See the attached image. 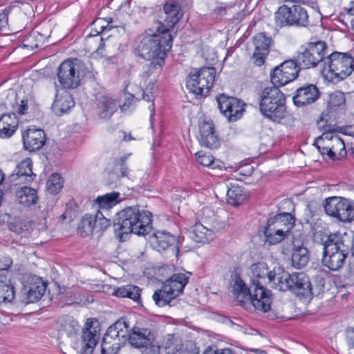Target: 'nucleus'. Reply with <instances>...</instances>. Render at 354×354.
<instances>
[{"label":"nucleus","mask_w":354,"mask_h":354,"mask_svg":"<svg viewBox=\"0 0 354 354\" xmlns=\"http://www.w3.org/2000/svg\"><path fill=\"white\" fill-rule=\"evenodd\" d=\"M172 42L171 33L164 32L157 27L156 31L148 28L136 38L133 53L141 59L150 61L147 71L149 75L155 70L161 69Z\"/></svg>","instance_id":"1"},{"label":"nucleus","mask_w":354,"mask_h":354,"mask_svg":"<svg viewBox=\"0 0 354 354\" xmlns=\"http://www.w3.org/2000/svg\"><path fill=\"white\" fill-rule=\"evenodd\" d=\"M150 212L140 209L138 206L126 207L120 211L114 221V230L122 241L124 236L133 233L145 235L149 232L152 223Z\"/></svg>","instance_id":"2"},{"label":"nucleus","mask_w":354,"mask_h":354,"mask_svg":"<svg viewBox=\"0 0 354 354\" xmlns=\"http://www.w3.org/2000/svg\"><path fill=\"white\" fill-rule=\"evenodd\" d=\"M259 111L266 118L279 123L286 113L284 93L277 86L265 88L260 96Z\"/></svg>","instance_id":"3"},{"label":"nucleus","mask_w":354,"mask_h":354,"mask_svg":"<svg viewBox=\"0 0 354 354\" xmlns=\"http://www.w3.org/2000/svg\"><path fill=\"white\" fill-rule=\"evenodd\" d=\"M342 234L337 232L328 236L324 243L322 263L333 271L342 268L350 252V245L346 244Z\"/></svg>","instance_id":"4"},{"label":"nucleus","mask_w":354,"mask_h":354,"mask_svg":"<svg viewBox=\"0 0 354 354\" xmlns=\"http://www.w3.org/2000/svg\"><path fill=\"white\" fill-rule=\"evenodd\" d=\"M354 70V59L348 53L335 51L326 56L324 67L321 72L324 76L338 80L345 79Z\"/></svg>","instance_id":"5"},{"label":"nucleus","mask_w":354,"mask_h":354,"mask_svg":"<svg viewBox=\"0 0 354 354\" xmlns=\"http://www.w3.org/2000/svg\"><path fill=\"white\" fill-rule=\"evenodd\" d=\"M328 45L324 41L308 42L303 45L294 57L301 69H309L320 66L324 67Z\"/></svg>","instance_id":"6"},{"label":"nucleus","mask_w":354,"mask_h":354,"mask_svg":"<svg viewBox=\"0 0 354 354\" xmlns=\"http://www.w3.org/2000/svg\"><path fill=\"white\" fill-rule=\"evenodd\" d=\"M295 217L290 213H281L268 220L263 234L269 245H275L283 241L294 227Z\"/></svg>","instance_id":"7"},{"label":"nucleus","mask_w":354,"mask_h":354,"mask_svg":"<svg viewBox=\"0 0 354 354\" xmlns=\"http://www.w3.org/2000/svg\"><path fill=\"white\" fill-rule=\"evenodd\" d=\"M57 80L64 89L77 88L84 75V66L77 58L67 59L62 62L57 68Z\"/></svg>","instance_id":"8"},{"label":"nucleus","mask_w":354,"mask_h":354,"mask_svg":"<svg viewBox=\"0 0 354 354\" xmlns=\"http://www.w3.org/2000/svg\"><path fill=\"white\" fill-rule=\"evenodd\" d=\"M216 73L214 67H202L200 69H194L187 78V89L196 97L207 96L215 80Z\"/></svg>","instance_id":"9"},{"label":"nucleus","mask_w":354,"mask_h":354,"mask_svg":"<svg viewBox=\"0 0 354 354\" xmlns=\"http://www.w3.org/2000/svg\"><path fill=\"white\" fill-rule=\"evenodd\" d=\"M274 19L277 25L280 27H306L309 24L306 10L299 5L292 7L286 5L280 6L274 13Z\"/></svg>","instance_id":"10"},{"label":"nucleus","mask_w":354,"mask_h":354,"mask_svg":"<svg viewBox=\"0 0 354 354\" xmlns=\"http://www.w3.org/2000/svg\"><path fill=\"white\" fill-rule=\"evenodd\" d=\"M324 210L326 214L343 223L354 220V204L343 197L333 196L325 200Z\"/></svg>","instance_id":"11"},{"label":"nucleus","mask_w":354,"mask_h":354,"mask_svg":"<svg viewBox=\"0 0 354 354\" xmlns=\"http://www.w3.org/2000/svg\"><path fill=\"white\" fill-rule=\"evenodd\" d=\"M301 70L294 57L284 61L272 68L270 72V81L273 84L272 86H277L279 88V87L292 82L298 77Z\"/></svg>","instance_id":"12"},{"label":"nucleus","mask_w":354,"mask_h":354,"mask_svg":"<svg viewBox=\"0 0 354 354\" xmlns=\"http://www.w3.org/2000/svg\"><path fill=\"white\" fill-rule=\"evenodd\" d=\"M156 336V332L153 327L137 322L129 331L127 341L132 347L142 349L154 344Z\"/></svg>","instance_id":"13"},{"label":"nucleus","mask_w":354,"mask_h":354,"mask_svg":"<svg viewBox=\"0 0 354 354\" xmlns=\"http://www.w3.org/2000/svg\"><path fill=\"white\" fill-rule=\"evenodd\" d=\"M216 101L221 113L229 122L237 121L242 117L243 113L245 111V104L236 97L221 93L216 97Z\"/></svg>","instance_id":"14"},{"label":"nucleus","mask_w":354,"mask_h":354,"mask_svg":"<svg viewBox=\"0 0 354 354\" xmlns=\"http://www.w3.org/2000/svg\"><path fill=\"white\" fill-rule=\"evenodd\" d=\"M46 292V284L39 279L30 277L23 283L19 295L20 301L28 304L39 301Z\"/></svg>","instance_id":"15"},{"label":"nucleus","mask_w":354,"mask_h":354,"mask_svg":"<svg viewBox=\"0 0 354 354\" xmlns=\"http://www.w3.org/2000/svg\"><path fill=\"white\" fill-rule=\"evenodd\" d=\"M290 292L301 299H310L314 295L313 286L310 277L304 272H292Z\"/></svg>","instance_id":"16"},{"label":"nucleus","mask_w":354,"mask_h":354,"mask_svg":"<svg viewBox=\"0 0 354 354\" xmlns=\"http://www.w3.org/2000/svg\"><path fill=\"white\" fill-rule=\"evenodd\" d=\"M251 291L250 303L254 308L263 313L270 311L273 300L272 291L266 286H251Z\"/></svg>","instance_id":"17"},{"label":"nucleus","mask_w":354,"mask_h":354,"mask_svg":"<svg viewBox=\"0 0 354 354\" xmlns=\"http://www.w3.org/2000/svg\"><path fill=\"white\" fill-rule=\"evenodd\" d=\"M180 6L176 1H169L163 5V11L165 15L164 21H158L157 28L166 32L171 33V30L182 18L180 13Z\"/></svg>","instance_id":"18"},{"label":"nucleus","mask_w":354,"mask_h":354,"mask_svg":"<svg viewBox=\"0 0 354 354\" xmlns=\"http://www.w3.org/2000/svg\"><path fill=\"white\" fill-rule=\"evenodd\" d=\"M22 140L25 150L32 152L41 149L46 143L45 132L35 127H30L22 132Z\"/></svg>","instance_id":"19"},{"label":"nucleus","mask_w":354,"mask_h":354,"mask_svg":"<svg viewBox=\"0 0 354 354\" xmlns=\"http://www.w3.org/2000/svg\"><path fill=\"white\" fill-rule=\"evenodd\" d=\"M321 96V93L315 84H306L296 90L292 97L297 107L305 106L315 103Z\"/></svg>","instance_id":"20"},{"label":"nucleus","mask_w":354,"mask_h":354,"mask_svg":"<svg viewBox=\"0 0 354 354\" xmlns=\"http://www.w3.org/2000/svg\"><path fill=\"white\" fill-rule=\"evenodd\" d=\"M200 136L198 141L202 146L216 149L220 145V138L215 131L212 120H204L199 123Z\"/></svg>","instance_id":"21"},{"label":"nucleus","mask_w":354,"mask_h":354,"mask_svg":"<svg viewBox=\"0 0 354 354\" xmlns=\"http://www.w3.org/2000/svg\"><path fill=\"white\" fill-rule=\"evenodd\" d=\"M253 41L255 48L252 58L254 64L260 66L264 64L273 41L271 37L267 36L264 32H259L254 35Z\"/></svg>","instance_id":"22"},{"label":"nucleus","mask_w":354,"mask_h":354,"mask_svg":"<svg viewBox=\"0 0 354 354\" xmlns=\"http://www.w3.org/2000/svg\"><path fill=\"white\" fill-rule=\"evenodd\" d=\"M92 324L93 322L88 319L82 329L80 354H93L100 339V333L95 328H91Z\"/></svg>","instance_id":"23"},{"label":"nucleus","mask_w":354,"mask_h":354,"mask_svg":"<svg viewBox=\"0 0 354 354\" xmlns=\"http://www.w3.org/2000/svg\"><path fill=\"white\" fill-rule=\"evenodd\" d=\"M251 270V286H266L272 283L273 281V269L270 270L265 262H258L252 264Z\"/></svg>","instance_id":"24"},{"label":"nucleus","mask_w":354,"mask_h":354,"mask_svg":"<svg viewBox=\"0 0 354 354\" xmlns=\"http://www.w3.org/2000/svg\"><path fill=\"white\" fill-rule=\"evenodd\" d=\"M192 272L184 271L173 274L163 283L165 288L172 291L174 295L178 297L183 292V290L188 283Z\"/></svg>","instance_id":"25"},{"label":"nucleus","mask_w":354,"mask_h":354,"mask_svg":"<svg viewBox=\"0 0 354 354\" xmlns=\"http://www.w3.org/2000/svg\"><path fill=\"white\" fill-rule=\"evenodd\" d=\"M95 103L97 113L102 119L110 118L120 106L118 100L107 95L99 96Z\"/></svg>","instance_id":"26"},{"label":"nucleus","mask_w":354,"mask_h":354,"mask_svg":"<svg viewBox=\"0 0 354 354\" xmlns=\"http://www.w3.org/2000/svg\"><path fill=\"white\" fill-rule=\"evenodd\" d=\"M273 281L271 286L281 292L290 291L292 280V273H289L280 266L273 268Z\"/></svg>","instance_id":"27"},{"label":"nucleus","mask_w":354,"mask_h":354,"mask_svg":"<svg viewBox=\"0 0 354 354\" xmlns=\"http://www.w3.org/2000/svg\"><path fill=\"white\" fill-rule=\"evenodd\" d=\"M180 238L178 239L167 231H157L154 232L151 238V243L153 248L158 251H164L177 243V248H179Z\"/></svg>","instance_id":"28"},{"label":"nucleus","mask_w":354,"mask_h":354,"mask_svg":"<svg viewBox=\"0 0 354 354\" xmlns=\"http://www.w3.org/2000/svg\"><path fill=\"white\" fill-rule=\"evenodd\" d=\"M15 171V173L10 176V180L19 179L21 183H30L35 177L32 172V162L30 158L22 160Z\"/></svg>","instance_id":"29"},{"label":"nucleus","mask_w":354,"mask_h":354,"mask_svg":"<svg viewBox=\"0 0 354 354\" xmlns=\"http://www.w3.org/2000/svg\"><path fill=\"white\" fill-rule=\"evenodd\" d=\"M130 329L129 322L125 318L122 317L110 326L105 335L110 337L111 339H118V341L122 339L124 343H125Z\"/></svg>","instance_id":"30"},{"label":"nucleus","mask_w":354,"mask_h":354,"mask_svg":"<svg viewBox=\"0 0 354 354\" xmlns=\"http://www.w3.org/2000/svg\"><path fill=\"white\" fill-rule=\"evenodd\" d=\"M187 236L196 243H206L213 239V231L201 222H196L188 230Z\"/></svg>","instance_id":"31"},{"label":"nucleus","mask_w":354,"mask_h":354,"mask_svg":"<svg viewBox=\"0 0 354 354\" xmlns=\"http://www.w3.org/2000/svg\"><path fill=\"white\" fill-rule=\"evenodd\" d=\"M142 289L133 284H127L114 288L112 295L120 298H129L136 303L140 302Z\"/></svg>","instance_id":"32"},{"label":"nucleus","mask_w":354,"mask_h":354,"mask_svg":"<svg viewBox=\"0 0 354 354\" xmlns=\"http://www.w3.org/2000/svg\"><path fill=\"white\" fill-rule=\"evenodd\" d=\"M75 106V101L71 95L68 93L62 94L60 97L56 95V98L52 105V110L58 116L67 113Z\"/></svg>","instance_id":"33"},{"label":"nucleus","mask_w":354,"mask_h":354,"mask_svg":"<svg viewBox=\"0 0 354 354\" xmlns=\"http://www.w3.org/2000/svg\"><path fill=\"white\" fill-rule=\"evenodd\" d=\"M127 156H122L116 159L114 162V168L112 171L109 174V184L112 185L115 183L117 180L123 177H128L129 174V169L127 165L126 161Z\"/></svg>","instance_id":"34"},{"label":"nucleus","mask_w":354,"mask_h":354,"mask_svg":"<svg viewBox=\"0 0 354 354\" xmlns=\"http://www.w3.org/2000/svg\"><path fill=\"white\" fill-rule=\"evenodd\" d=\"M308 250L303 245H293L292 250V266L297 269H301L306 266L309 261Z\"/></svg>","instance_id":"35"},{"label":"nucleus","mask_w":354,"mask_h":354,"mask_svg":"<svg viewBox=\"0 0 354 354\" xmlns=\"http://www.w3.org/2000/svg\"><path fill=\"white\" fill-rule=\"evenodd\" d=\"M248 198L243 189L238 185H232L227 192V202L232 206L241 205Z\"/></svg>","instance_id":"36"},{"label":"nucleus","mask_w":354,"mask_h":354,"mask_svg":"<svg viewBox=\"0 0 354 354\" xmlns=\"http://www.w3.org/2000/svg\"><path fill=\"white\" fill-rule=\"evenodd\" d=\"M95 219L96 217H94V215L85 214L78 224V234L82 237H86L96 233Z\"/></svg>","instance_id":"37"},{"label":"nucleus","mask_w":354,"mask_h":354,"mask_svg":"<svg viewBox=\"0 0 354 354\" xmlns=\"http://www.w3.org/2000/svg\"><path fill=\"white\" fill-rule=\"evenodd\" d=\"M17 196L19 203L26 207L35 205L38 201L37 190L26 186L18 190Z\"/></svg>","instance_id":"38"},{"label":"nucleus","mask_w":354,"mask_h":354,"mask_svg":"<svg viewBox=\"0 0 354 354\" xmlns=\"http://www.w3.org/2000/svg\"><path fill=\"white\" fill-rule=\"evenodd\" d=\"M121 201L120 193L112 192L102 196H98L94 203L97 205L98 208L102 209H109L116 205Z\"/></svg>","instance_id":"39"},{"label":"nucleus","mask_w":354,"mask_h":354,"mask_svg":"<svg viewBox=\"0 0 354 354\" xmlns=\"http://www.w3.org/2000/svg\"><path fill=\"white\" fill-rule=\"evenodd\" d=\"M80 325L72 317L63 319L60 323L59 333L61 335L73 337L80 330Z\"/></svg>","instance_id":"40"},{"label":"nucleus","mask_w":354,"mask_h":354,"mask_svg":"<svg viewBox=\"0 0 354 354\" xmlns=\"http://www.w3.org/2000/svg\"><path fill=\"white\" fill-rule=\"evenodd\" d=\"M176 297H177V296L174 295L172 291L165 288L164 283L162 284V288L156 290L153 295V299L156 304L160 307L170 305L171 302Z\"/></svg>","instance_id":"41"},{"label":"nucleus","mask_w":354,"mask_h":354,"mask_svg":"<svg viewBox=\"0 0 354 354\" xmlns=\"http://www.w3.org/2000/svg\"><path fill=\"white\" fill-rule=\"evenodd\" d=\"M163 346L167 354H183V345L178 337L168 334L163 341Z\"/></svg>","instance_id":"42"},{"label":"nucleus","mask_w":354,"mask_h":354,"mask_svg":"<svg viewBox=\"0 0 354 354\" xmlns=\"http://www.w3.org/2000/svg\"><path fill=\"white\" fill-rule=\"evenodd\" d=\"M8 119L12 122L3 120V128L0 129V138L3 139L10 138L18 129L19 122L15 113H8Z\"/></svg>","instance_id":"43"},{"label":"nucleus","mask_w":354,"mask_h":354,"mask_svg":"<svg viewBox=\"0 0 354 354\" xmlns=\"http://www.w3.org/2000/svg\"><path fill=\"white\" fill-rule=\"evenodd\" d=\"M322 129L324 131V133L316 138L314 145L317 148L318 151L323 156L326 155L330 159L335 160L338 158L332 148L328 147H321V145H319V142L323 140L325 133L334 132L335 129H334L330 125H324L322 127Z\"/></svg>","instance_id":"44"},{"label":"nucleus","mask_w":354,"mask_h":354,"mask_svg":"<svg viewBox=\"0 0 354 354\" xmlns=\"http://www.w3.org/2000/svg\"><path fill=\"white\" fill-rule=\"evenodd\" d=\"M124 342L122 344L118 339H111L104 335L101 344V354H118Z\"/></svg>","instance_id":"45"},{"label":"nucleus","mask_w":354,"mask_h":354,"mask_svg":"<svg viewBox=\"0 0 354 354\" xmlns=\"http://www.w3.org/2000/svg\"><path fill=\"white\" fill-rule=\"evenodd\" d=\"M346 105L345 94L339 91H335L329 95L328 107L330 111H336L339 109H342Z\"/></svg>","instance_id":"46"},{"label":"nucleus","mask_w":354,"mask_h":354,"mask_svg":"<svg viewBox=\"0 0 354 354\" xmlns=\"http://www.w3.org/2000/svg\"><path fill=\"white\" fill-rule=\"evenodd\" d=\"M195 156L198 162L204 167H210L212 169H221L223 167L222 162L218 160H215L211 155H206L200 151L196 153Z\"/></svg>","instance_id":"47"},{"label":"nucleus","mask_w":354,"mask_h":354,"mask_svg":"<svg viewBox=\"0 0 354 354\" xmlns=\"http://www.w3.org/2000/svg\"><path fill=\"white\" fill-rule=\"evenodd\" d=\"M15 297V287L10 283L0 281V303H10Z\"/></svg>","instance_id":"48"},{"label":"nucleus","mask_w":354,"mask_h":354,"mask_svg":"<svg viewBox=\"0 0 354 354\" xmlns=\"http://www.w3.org/2000/svg\"><path fill=\"white\" fill-rule=\"evenodd\" d=\"M47 189L52 194H57L63 187V179L59 174H53L46 183Z\"/></svg>","instance_id":"49"},{"label":"nucleus","mask_w":354,"mask_h":354,"mask_svg":"<svg viewBox=\"0 0 354 354\" xmlns=\"http://www.w3.org/2000/svg\"><path fill=\"white\" fill-rule=\"evenodd\" d=\"M154 87L153 84H149L146 87L145 90L143 91L142 94V99L147 102H152V104L151 106L149 107L151 109V114H150V121L151 124L153 126V117L155 115V105L153 103L154 100V95L153 94L152 90Z\"/></svg>","instance_id":"50"},{"label":"nucleus","mask_w":354,"mask_h":354,"mask_svg":"<svg viewBox=\"0 0 354 354\" xmlns=\"http://www.w3.org/2000/svg\"><path fill=\"white\" fill-rule=\"evenodd\" d=\"M94 217H96L95 221L96 234L102 233L111 225V221L106 218L102 212L98 211L97 213L94 215Z\"/></svg>","instance_id":"51"},{"label":"nucleus","mask_w":354,"mask_h":354,"mask_svg":"<svg viewBox=\"0 0 354 354\" xmlns=\"http://www.w3.org/2000/svg\"><path fill=\"white\" fill-rule=\"evenodd\" d=\"M237 304L245 307L247 304H250V293L244 292V294L234 295Z\"/></svg>","instance_id":"52"},{"label":"nucleus","mask_w":354,"mask_h":354,"mask_svg":"<svg viewBox=\"0 0 354 354\" xmlns=\"http://www.w3.org/2000/svg\"><path fill=\"white\" fill-rule=\"evenodd\" d=\"M135 100V97L131 93H125L124 94V101L120 104L119 107L121 109L122 111H125L130 108V106L133 104V101Z\"/></svg>","instance_id":"53"},{"label":"nucleus","mask_w":354,"mask_h":354,"mask_svg":"<svg viewBox=\"0 0 354 354\" xmlns=\"http://www.w3.org/2000/svg\"><path fill=\"white\" fill-rule=\"evenodd\" d=\"M226 14V7L224 6H217L213 11L212 15L217 20L221 19Z\"/></svg>","instance_id":"54"},{"label":"nucleus","mask_w":354,"mask_h":354,"mask_svg":"<svg viewBox=\"0 0 354 354\" xmlns=\"http://www.w3.org/2000/svg\"><path fill=\"white\" fill-rule=\"evenodd\" d=\"M28 108V100L23 99L19 104H17L16 112L19 115H24L27 113Z\"/></svg>","instance_id":"55"},{"label":"nucleus","mask_w":354,"mask_h":354,"mask_svg":"<svg viewBox=\"0 0 354 354\" xmlns=\"http://www.w3.org/2000/svg\"><path fill=\"white\" fill-rule=\"evenodd\" d=\"M144 349L142 354H160V346L158 344H153Z\"/></svg>","instance_id":"56"},{"label":"nucleus","mask_w":354,"mask_h":354,"mask_svg":"<svg viewBox=\"0 0 354 354\" xmlns=\"http://www.w3.org/2000/svg\"><path fill=\"white\" fill-rule=\"evenodd\" d=\"M12 264L11 258L8 257H3L0 258V270H8Z\"/></svg>","instance_id":"57"},{"label":"nucleus","mask_w":354,"mask_h":354,"mask_svg":"<svg viewBox=\"0 0 354 354\" xmlns=\"http://www.w3.org/2000/svg\"><path fill=\"white\" fill-rule=\"evenodd\" d=\"M346 340L350 347H354V327L348 328L346 330Z\"/></svg>","instance_id":"58"},{"label":"nucleus","mask_w":354,"mask_h":354,"mask_svg":"<svg viewBox=\"0 0 354 354\" xmlns=\"http://www.w3.org/2000/svg\"><path fill=\"white\" fill-rule=\"evenodd\" d=\"M245 285L246 284L239 276L236 277L233 286L234 292H238L241 288H245Z\"/></svg>","instance_id":"59"},{"label":"nucleus","mask_w":354,"mask_h":354,"mask_svg":"<svg viewBox=\"0 0 354 354\" xmlns=\"http://www.w3.org/2000/svg\"><path fill=\"white\" fill-rule=\"evenodd\" d=\"M8 19L7 13L3 12L0 14V30L6 26L8 24Z\"/></svg>","instance_id":"60"},{"label":"nucleus","mask_w":354,"mask_h":354,"mask_svg":"<svg viewBox=\"0 0 354 354\" xmlns=\"http://www.w3.org/2000/svg\"><path fill=\"white\" fill-rule=\"evenodd\" d=\"M245 292H246V293H252V291H251V283L250 284L249 287H248L247 285H245V288H241L238 292H234V295L244 294ZM251 295L252 294H250V295Z\"/></svg>","instance_id":"61"},{"label":"nucleus","mask_w":354,"mask_h":354,"mask_svg":"<svg viewBox=\"0 0 354 354\" xmlns=\"http://www.w3.org/2000/svg\"><path fill=\"white\" fill-rule=\"evenodd\" d=\"M218 353H219V350H213L212 348H209V349H207L204 352V354H218Z\"/></svg>","instance_id":"62"},{"label":"nucleus","mask_w":354,"mask_h":354,"mask_svg":"<svg viewBox=\"0 0 354 354\" xmlns=\"http://www.w3.org/2000/svg\"><path fill=\"white\" fill-rule=\"evenodd\" d=\"M218 354H234L231 349L225 348L219 351Z\"/></svg>","instance_id":"63"},{"label":"nucleus","mask_w":354,"mask_h":354,"mask_svg":"<svg viewBox=\"0 0 354 354\" xmlns=\"http://www.w3.org/2000/svg\"><path fill=\"white\" fill-rule=\"evenodd\" d=\"M351 6L348 10V13L351 15L354 16V0L351 3Z\"/></svg>","instance_id":"64"}]
</instances>
